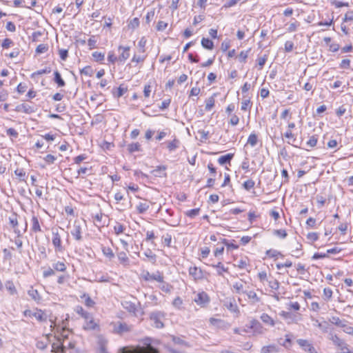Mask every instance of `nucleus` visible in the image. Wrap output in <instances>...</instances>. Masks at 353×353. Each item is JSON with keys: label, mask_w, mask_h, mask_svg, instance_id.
<instances>
[{"label": "nucleus", "mask_w": 353, "mask_h": 353, "mask_svg": "<svg viewBox=\"0 0 353 353\" xmlns=\"http://www.w3.org/2000/svg\"><path fill=\"white\" fill-rule=\"evenodd\" d=\"M143 346L124 347L120 349L119 353H159V350L154 347L150 343V339H145ZM101 353H108L105 345H101L100 347Z\"/></svg>", "instance_id": "f257e3e1"}, {"label": "nucleus", "mask_w": 353, "mask_h": 353, "mask_svg": "<svg viewBox=\"0 0 353 353\" xmlns=\"http://www.w3.org/2000/svg\"><path fill=\"white\" fill-rule=\"evenodd\" d=\"M165 319V314L161 311H154L150 314V319L152 322V325L157 329L164 327L163 321Z\"/></svg>", "instance_id": "f03ea898"}, {"label": "nucleus", "mask_w": 353, "mask_h": 353, "mask_svg": "<svg viewBox=\"0 0 353 353\" xmlns=\"http://www.w3.org/2000/svg\"><path fill=\"white\" fill-rule=\"evenodd\" d=\"M329 339L341 350V353H352L349 350L348 345L336 334L330 333Z\"/></svg>", "instance_id": "7ed1b4c3"}, {"label": "nucleus", "mask_w": 353, "mask_h": 353, "mask_svg": "<svg viewBox=\"0 0 353 353\" xmlns=\"http://www.w3.org/2000/svg\"><path fill=\"white\" fill-rule=\"evenodd\" d=\"M194 301L201 307H205L209 304L210 299L206 292L202 291L195 294Z\"/></svg>", "instance_id": "20e7f679"}, {"label": "nucleus", "mask_w": 353, "mask_h": 353, "mask_svg": "<svg viewBox=\"0 0 353 353\" xmlns=\"http://www.w3.org/2000/svg\"><path fill=\"white\" fill-rule=\"evenodd\" d=\"M52 243L56 252H62L64 251L65 248L62 245L61 238L57 230L52 231Z\"/></svg>", "instance_id": "39448f33"}, {"label": "nucleus", "mask_w": 353, "mask_h": 353, "mask_svg": "<svg viewBox=\"0 0 353 353\" xmlns=\"http://www.w3.org/2000/svg\"><path fill=\"white\" fill-rule=\"evenodd\" d=\"M23 314L26 316L34 317L37 321L40 322L46 321L47 320V316L44 314V313L41 310H37L36 312H32L30 310H26L23 312Z\"/></svg>", "instance_id": "423d86ee"}, {"label": "nucleus", "mask_w": 353, "mask_h": 353, "mask_svg": "<svg viewBox=\"0 0 353 353\" xmlns=\"http://www.w3.org/2000/svg\"><path fill=\"white\" fill-rule=\"evenodd\" d=\"M82 228L79 222L74 221L73 228L71 230V234L74 236L75 240L80 241L82 240Z\"/></svg>", "instance_id": "0eeeda50"}, {"label": "nucleus", "mask_w": 353, "mask_h": 353, "mask_svg": "<svg viewBox=\"0 0 353 353\" xmlns=\"http://www.w3.org/2000/svg\"><path fill=\"white\" fill-rule=\"evenodd\" d=\"M188 272H189V274L191 276H192V278L195 281L201 280V279H203V271L200 268H199L196 266L190 267L188 270Z\"/></svg>", "instance_id": "6e6552de"}, {"label": "nucleus", "mask_w": 353, "mask_h": 353, "mask_svg": "<svg viewBox=\"0 0 353 353\" xmlns=\"http://www.w3.org/2000/svg\"><path fill=\"white\" fill-rule=\"evenodd\" d=\"M209 321L211 325L216 327L217 328L226 330L230 327L229 323L222 319L212 317L210 319Z\"/></svg>", "instance_id": "1a4fd4ad"}, {"label": "nucleus", "mask_w": 353, "mask_h": 353, "mask_svg": "<svg viewBox=\"0 0 353 353\" xmlns=\"http://www.w3.org/2000/svg\"><path fill=\"white\" fill-rule=\"evenodd\" d=\"M163 275L161 272H157L156 273L150 274L149 272H146L143 274V278L145 281H162Z\"/></svg>", "instance_id": "9d476101"}, {"label": "nucleus", "mask_w": 353, "mask_h": 353, "mask_svg": "<svg viewBox=\"0 0 353 353\" xmlns=\"http://www.w3.org/2000/svg\"><path fill=\"white\" fill-rule=\"evenodd\" d=\"M296 343L305 352L313 353L314 351V347L307 340L298 339Z\"/></svg>", "instance_id": "9b49d317"}, {"label": "nucleus", "mask_w": 353, "mask_h": 353, "mask_svg": "<svg viewBox=\"0 0 353 353\" xmlns=\"http://www.w3.org/2000/svg\"><path fill=\"white\" fill-rule=\"evenodd\" d=\"M119 50L121 51V54L118 57V61L120 62L125 61L130 57V49L129 46H119Z\"/></svg>", "instance_id": "f8f14e48"}, {"label": "nucleus", "mask_w": 353, "mask_h": 353, "mask_svg": "<svg viewBox=\"0 0 353 353\" xmlns=\"http://www.w3.org/2000/svg\"><path fill=\"white\" fill-rule=\"evenodd\" d=\"M15 111L19 112H23L26 114H31L34 112V108L27 103H21L16 106Z\"/></svg>", "instance_id": "ddd939ff"}, {"label": "nucleus", "mask_w": 353, "mask_h": 353, "mask_svg": "<svg viewBox=\"0 0 353 353\" xmlns=\"http://www.w3.org/2000/svg\"><path fill=\"white\" fill-rule=\"evenodd\" d=\"M224 305L232 312H239L238 306L234 298H228L225 301Z\"/></svg>", "instance_id": "4468645a"}, {"label": "nucleus", "mask_w": 353, "mask_h": 353, "mask_svg": "<svg viewBox=\"0 0 353 353\" xmlns=\"http://www.w3.org/2000/svg\"><path fill=\"white\" fill-rule=\"evenodd\" d=\"M166 165H159L155 169L152 170L150 173L156 177H166Z\"/></svg>", "instance_id": "2eb2a0df"}, {"label": "nucleus", "mask_w": 353, "mask_h": 353, "mask_svg": "<svg viewBox=\"0 0 353 353\" xmlns=\"http://www.w3.org/2000/svg\"><path fill=\"white\" fill-rule=\"evenodd\" d=\"M170 152H172L180 146V141L176 137L172 141H168L164 143Z\"/></svg>", "instance_id": "dca6fc26"}, {"label": "nucleus", "mask_w": 353, "mask_h": 353, "mask_svg": "<svg viewBox=\"0 0 353 353\" xmlns=\"http://www.w3.org/2000/svg\"><path fill=\"white\" fill-rule=\"evenodd\" d=\"M122 305L123 308L125 309L129 312L136 314L137 307L135 303H133L130 301H124L123 302H122Z\"/></svg>", "instance_id": "f3484780"}, {"label": "nucleus", "mask_w": 353, "mask_h": 353, "mask_svg": "<svg viewBox=\"0 0 353 353\" xmlns=\"http://www.w3.org/2000/svg\"><path fill=\"white\" fill-rule=\"evenodd\" d=\"M31 231L34 233L42 232L41 228L39 221V219L35 215H33L31 219Z\"/></svg>", "instance_id": "a211bd4d"}, {"label": "nucleus", "mask_w": 353, "mask_h": 353, "mask_svg": "<svg viewBox=\"0 0 353 353\" xmlns=\"http://www.w3.org/2000/svg\"><path fill=\"white\" fill-rule=\"evenodd\" d=\"M260 319L266 325L274 327L276 324V321L266 313H263L261 315Z\"/></svg>", "instance_id": "6ab92c4d"}, {"label": "nucleus", "mask_w": 353, "mask_h": 353, "mask_svg": "<svg viewBox=\"0 0 353 353\" xmlns=\"http://www.w3.org/2000/svg\"><path fill=\"white\" fill-rule=\"evenodd\" d=\"M245 283V281L243 280H241L239 281H236L232 285V290L236 294H245V290H244V284Z\"/></svg>", "instance_id": "aec40b11"}, {"label": "nucleus", "mask_w": 353, "mask_h": 353, "mask_svg": "<svg viewBox=\"0 0 353 353\" xmlns=\"http://www.w3.org/2000/svg\"><path fill=\"white\" fill-rule=\"evenodd\" d=\"M285 339L283 341L282 339H279V343L285 347V348H290L291 347L292 345V338H293V334H285Z\"/></svg>", "instance_id": "412c9836"}, {"label": "nucleus", "mask_w": 353, "mask_h": 353, "mask_svg": "<svg viewBox=\"0 0 353 353\" xmlns=\"http://www.w3.org/2000/svg\"><path fill=\"white\" fill-rule=\"evenodd\" d=\"M9 223L14 228V232L19 234L20 235V231L17 229L18 225V220H17V214L16 213H12L11 216H9Z\"/></svg>", "instance_id": "4be33fe9"}, {"label": "nucleus", "mask_w": 353, "mask_h": 353, "mask_svg": "<svg viewBox=\"0 0 353 353\" xmlns=\"http://www.w3.org/2000/svg\"><path fill=\"white\" fill-rule=\"evenodd\" d=\"M28 294L32 300L37 303H39L41 300V296H40L38 290L34 289L32 287H30V288L28 290Z\"/></svg>", "instance_id": "5701e85b"}, {"label": "nucleus", "mask_w": 353, "mask_h": 353, "mask_svg": "<svg viewBox=\"0 0 353 353\" xmlns=\"http://www.w3.org/2000/svg\"><path fill=\"white\" fill-rule=\"evenodd\" d=\"M61 339L59 336L58 341L60 342V344L53 343L52 345V352L54 353H64L65 349H66V346L65 344L61 342Z\"/></svg>", "instance_id": "b1692460"}, {"label": "nucleus", "mask_w": 353, "mask_h": 353, "mask_svg": "<svg viewBox=\"0 0 353 353\" xmlns=\"http://www.w3.org/2000/svg\"><path fill=\"white\" fill-rule=\"evenodd\" d=\"M250 328L253 330L254 332L257 333H262V325L261 323L256 319H252L250 322Z\"/></svg>", "instance_id": "393cba45"}, {"label": "nucleus", "mask_w": 353, "mask_h": 353, "mask_svg": "<svg viewBox=\"0 0 353 353\" xmlns=\"http://www.w3.org/2000/svg\"><path fill=\"white\" fill-rule=\"evenodd\" d=\"M245 294L248 298L250 300L251 304H256L260 301V298L258 296L256 293L252 290L245 291Z\"/></svg>", "instance_id": "a878e982"}, {"label": "nucleus", "mask_w": 353, "mask_h": 353, "mask_svg": "<svg viewBox=\"0 0 353 353\" xmlns=\"http://www.w3.org/2000/svg\"><path fill=\"white\" fill-rule=\"evenodd\" d=\"M114 330L115 332L122 334L123 332H128L130 330V327L125 323H119V325H114Z\"/></svg>", "instance_id": "bb28decb"}, {"label": "nucleus", "mask_w": 353, "mask_h": 353, "mask_svg": "<svg viewBox=\"0 0 353 353\" xmlns=\"http://www.w3.org/2000/svg\"><path fill=\"white\" fill-rule=\"evenodd\" d=\"M279 348L275 345L263 346L261 348V353H274L278 352Z\"/></svg>", "instance_id": "cd10ccee"}, {"label": "nucleus", "mask_w": 353, "mask_h": 353, "mask_svg": "<svg viewBox=\"0 0 353 353\" xmlns=\"http://www.w3.org/2000/svg\"><path fill=\"white\" fill-rule=\"evenodd\" d=\"M160 283V285L159 288L164 292L165 293H170L171 291L173 289V287L172 285L169 284L168 283H166L163 281V278L162 279V281H159Z\"/></svg>", "instance_id": "c85d7f7f"}, {"label": "nucleus", "mask_w": 353, "mask_h": 353, "mask_svg": "<svg viewBox=\"0 0 353 353\" xmlns=\"http://www.w3.org/2000/svg\"><path fill=\"white\" fill-rule=\"evenodd\" d=\"M117 257L119 262L123 265L126 266L129 265V259L125 252H120L117 254Z\"/></svg>", "instance_id": "c756f323"}, {"label": "nucleus", "mask_w": 353, "mask_h": 353, "mask_svg": "<svg viewBox=\"0 0 353 353\" xmlns=\"http://www.w3.org/2000/svg\"><path fill=\"white\" fill-rule=\"evenodd\" d=\"M5 286L10 294L14 295L17 294V290L12 281H7L5 283Z\"/></svg>", "instance_id": "7c9ffc66"}, {"label": "nucleus", "mask_w": 353, "mask_h": 353, "mask_svg": "<svg viewBox=\"0 0 353 353\" xmlns=\"http://www.w3.org/2000/svg\"><path fill=\"white\" fill-rule=\"evenodd\" d=\"M212 267L217 270V274L219 276H223V272H227L228 271V268H225L221 262H219L217 264H213Z\"/></svg>", "instance_id": "2f4dec72"}, {"label": "nucleus", "mask_w": 353, "mask_h": 353, "mask_svg": "<svg viewBox=\"0 0 353 353\" xmlns=\"http://www.w3.org/2000/svg\"><path fill=\"white\" fill-rule=\"evenodd\" d=\"M233 157V154H227L219 158L218 162L220 165H223L226 163H230Z\"/></svg>", "instance_id": "473e14b6"}, {"label": "nucleus", "mask_w": 353, "mask_h": 353, "mask_svg": "<svg viewBox=\"0 0 353 353\" xmlns=\"http://www.w3.org/2000/svg\"><path fill=\"white\" fill-rule=\"evenodd\" d=\"M201 46L205 49L212 50L214 48V43L212 41L208 38H203L201 39Z\"/></svg>", "instance_id": "72a5a7b5"}, {"label": "nucleus", "mask_w": 353, "mask_h": 353, "mask_svg": "<svg viewBox=\"0 0 353 353\" xmlns=\"http://www.w3.org/2000/svg\"><path fill=\"white\" fill-rule=\"evenodd\" d=\"M125 92H127V88H123L121 85L117 88H113L112 91V94L115 98H119L122 97Z\"/></svg>", "instance_id": "f704fd0d"}, {"label": "nucleus", "mask_w": 353, "mask_h": 353, "mask_svg": "<svg viewBox=\"0 0 353 353\" xmlns=\"http://www.w3.org/2000/svg\"><path fill=\"white\" fill-rule=\"evenodd\" d=\"M216 96V94H214L212 97L208 98L206 100H205V110L206 111H210L212 110V108L214 107V103H215V99H214V97Z\"/></svg>", "instance_id": "c9c22d12"}, {"label": "nucleus", "mask_w": 353, "mask_h": 353, "mask_svg": "<svg viewBox=\"0 0 353 353\" xmlns=\"http://www.w3.org/2000/svg\"><path fill=\"white\" fill-rule=\"evenodd\" d=\"M284 137L288 139V143L293 145V143H294L296 141V135L292 132V130H287L284 133Z\"/></svg>", "instance_id": "e433bc0d"}, {"label": "nucleus", "mask_w": 353, "mask_h": 353, "mask_svg": "<svg viewBox=\"0 0 353 353\" xmlns=\"http://www.w3.org/2000/svg\"><path fill=\"white\" fill-rule=\"evenodd\" d=\"M54 81L56 83H57L59 87H63L65 85L64 80L61 78V74L59 71H55L54 72Z\"/></svg>", "instance_id": "4c0bfd02"}, {"label": "nucleus", "mask_w": 353, "mask_h": 353, "mask_svg": "<svg viewBox=\"0 0 353 353\" xmlns=\"http://www.w3.org/2000/svg\"><path fill=\"white\" fill-rule=\"evenodd\" d=\"M54 270L58 272H65L66 270V265L63 261H57L52 264Z\"/></svg>", "instance_id": "58836bf2"}, {"label": "nucleus", "mask_w": 353, "mask_h": 353, "mask_svg": "<svg viewBox=\"0 0 353 353\" xmlns=\"http://www.w3.org/2000/svg\"><path fill=\"white\" fill-rule=\"evenodd\" d=\"M92 57L93 59L97 62H102L105 59V53L95 51L92 52Z\"/></svg>", "instance_id": "ea45409f"}, {"label": "nucleus", "mask_w": 353, "mask_h": 353, "mask_svg": "<svg viewBox=\"0 0 353 353\" xmlns=\"http://www.w3.org/2000/svg\"><path fill=\"white\" fill-rule=\"evenodd\" d=\"M258 143V137L255 133H251L248 137L247 144L250 145L252 147H254Z\"/></svg>", "instance_id": "a19ab883"}, {"label": "nucleus", "mask_w": 353, "mask_h": 353, "mask_svg": "<svg viewBox=\"0 0 353 353\" xmlns=\"http://www.w3.org/2000/svg\"><path fill=\"white\" fill-rule=\"evenodd\" d=\"M149 207L148 203H139L136 208L139 214H143L149 209Z\"/></svg>", "instance_id": "79ce46f5"}, {"label": "nucleus", "mask_w": 353, "mask_h": 353, "mask_svg": "<svg viewBox=\"0 0 353 353\" xmlns=\"http://www.w3.org/2000/svg\"><path fill=\"white\" fill-rule=\"evenodd\" d=\"M128 150L130 153L141 151V145L137 143H132L128 145Z\"/></svg>", "instance_id": "37998d69"}, {"label": "nucleus", "mask_w": 353, "mask_h": 353, "mask_svg": "<svg viewBox=\"0 0 353 353\" xmlns=\"http://www.w3.org/2000/svg\"><path fill=\"white\" fill-rule=\"evenodd\" d=\"M279 315L281 316L284 319L288 321V323H290L294 321V315L291 312L282 311L279 313Z\"/></svg>", "instance_id": "c03bdc74"}, {"label": "nucleus", "mask_w": 353, "mask_h": 353, "mask_svg": "<svg viewBox=\"0 0 353 353\" xmlns=\"http://www.w3.org/2000/svg\"><path fill=\"white\" fill-rule=\"evenodd\" d=\"M14 174L17 176L20 181H26V172L23 169H17L14 171Z\"/></svg>", "instance_id": "a18cd8bd"}, {"label": "nucleus", "mask_w": 353, "mask_h": 353, "mask_svg": "<svg viewBox=\"0 0 353 353\" xmlns=\"http://www.w3.org/2000/svg\"><path fill=\"white\" fill-rule=\"evenodd\" d=\"M102 252L103 254L110 259L114 257V254L113 253L112 249L109 247H103L102 248Z\"/></svg>", "instance_id": "49530a36"}, {"label": "nucleus", "mask_w": 353, "mask_h": 353, "mask_svg": "<svg viewBox=\"0 0 353 353\" xmlns=\"http://www.w3.org/2000/svg\"><path fill=\"white\" fill-rule=\"evenodd\" d=\"M81 74L91 77L93 74V70L90 65H87L80 70Z\"/></svg>", "instance_id": "de8ad7c7"}, {"label": "nucleus", "mask_w": 353, "mask_h": 353, "mask_svg": "<svg viewBox=\"0 0 353 353\" xmlns=\"http://www.w3.org/2000/svg\"><path fill=\"white\" fill-rule=\"evenodd\" d=\"M125 230V227L119 223H117V224L114 226V231L116 234H120L123 233Z\"/></svg>", "instance_id": "09e8293b"}, {"label": "nucleus", "mask_w": 353, "mask_h": 353, "mask_svg": "<svg viewBox=\"0 0 353 353\" xmlns=\"http://www.w3.org/2000/svg\"><path fill=\"white\" fill-rule=\"evenodd\" d=\"M48 50V44L41 43L39 44L36 48L37 54H42L47 52Z\"/></svg>", "instance_id": "8fccbe9b"}, {"label": "nucleus", "mask_w": 353, "mask_h": 353, "mask_svg": "<svg viewBox=\"0 0 353 353\" xmlns=\"http://www.w3.org/2000/svg\"><path fill=\"white\" fill-rule=\"evenodd\" d=\"M318 138L316 135H312L310 137L309 140L307 141L306 144L307 146L310 148H313L316 146L317 143Z\"/></svg>", "instance_id": "3c124183"}, {"label": "nucleus", "mask_w": 353, "mask_h": 353, "mask_svg": "<svg viewBox=\"0 0 353 353\" xmlns=\"http://www.w3.org/2000/svg\"><path fill=\"white\" fill-rule=\"evenodd\" d=\"M250 51V49L246 51H241L239 55L238 56L239 60L240 62L245 63L246 59L248 57V53Z\"/></svg>", "instance_id": "603ef678"}, {"label": "nucleus", "mask_w": 353, "mask_h": 353, "mask_svg": "<svg viewBox=\"0 0 353 353\" xmlns=\"http://www.w3.org/2000/svg\"><path fill=\"white\" fill-rule=\"evenodd\" d=\"M82 299H85V304L88 307H92L94 305V301L89 296L88 294H84Z\"/></svg>", "instance_id": "864d4df0"}, {"label": "nucleus", "mask_w": 353, "mask_h": 353, "mask_svg": "<svg viewBox=\"0 0 353 353\" xmlns=\"http://www.w3.org/2000/svg\"><path fill=\"white\" fill-rule=\"evenodd\" d=\"M254 181L252 179H249L243 183V186L246 190H250L254 188Z\"/></svg>", "instance_id": "5fc2aeb1"}, {"label": "nucleus", "mask_w": 353, "mask_h": 353, "mask_svg": "<svg viewBox=\"0 0 353 353\" xmlns=\"http://www.w3.org/2000/svg\"><path fill=\"white\" fill-rule=\"evenodd\" d=\"M139 26V19L137 17L132 19L129 24L128 27L132 29H135Z\"/></svg>", "instance_id": "6e6d98bb"}, {"label": "nucleus", "mask_w": 353, "mask_h": 353, "mask_svg": "<svg viewBox=\"0 0 353 353\" xmlns=\"http://www.w3.org/2000/svg\"><path fill=\"white\" fill-rule=\"evenodd\" d=\"M69 334L70 332L68 330L64 328L61 330V332L60 333V337H61L63 339V341L61 342L62 343L65 344V340L68 339Z\"/></svg>", "instance_id": "4d7b16f0"}, {"label": "nucleus", "mask_w": 353, "mask_h": 353, "mask_svg": "<svg viewBox=\"0 0 353 353\" xmlns=\"http://www.w3.org/2000/svg\"><path fill=\"white\" fill-rule=\"evenodd\" d=\"M341 327L343 328V332L346 334L353 335V327L344 323Z\"/></svg>", "instance_id": "13d9d810"}, {"label": "nucleus", "mask_w": 353, "mask_h": 353, "mask_svg": "<svg viewBox=\"0 0 353 353\" xmlns=\"http://www.w3.org/2000/svg\"><path fill=\"white\" fill-rule=\"evenodd\" d=\"M6 134L9 137L17 138L19 136V133L14 128H8L6 130Z\"/></svg>", "instance_id": "bf43d9fd"}, {"label": "nucleus", "mask_w": 353, "mask_h": 353, "mask_svg": "<svg viewBox=\"0 0 353 353\" xmlns=\"http://www.w3.org/2000/svg\"><path fill=\"white\" fill-rule=\"evenodd\" d=\"M199 208L192 209L186 212V215L190 218H194L199 213Z\"/></svg>", "instance_id": "052dcab7"}, {"label": "nucleus", "mask_w": 353, "mask_h": 353, "mask_svg": "<svg viewBox=\"0 0 353 353\" xmlns=\"http://www.w3.org/2000/svg\"><path fill=\"white\" fill-rule=\"evenodd\" d=\"M182 304L183 300L179 296L176 297L172 302L173 306L177 309H180Z\"/></svg>", "instance_id": "680f3d73"}, {"label": "nucleus", "mask_w": 353, "mask_h": 353, "mask_svg": "<svg viewBox=\"0 0 353 353\" xmlns=\"http://www.w3.org/2000/svg\"><path fill=\"white\" fill-rule=\"evenodd\" d=\"M88 45L90 49H94L97 47V39L94 36H92L88 41Z\"/></svg>", "instance_id": "e2e57ef3"}, {"label": "nucleus", "mask_w": 353, "mask_h": 353, "mask_svg": "<svg viewBox=\"0 0 353 353\" xmlns=\"http://www.w3.org/2000/svg\"><path fill=\"white\" fill-rule=\"evenodd\" d=\"M143 254L150 260L154 262L156 261V255L150 250H147Z\"/></svg>", "instance_id": "0e129e2a"}, {"label": "nucleus", "mask_w": 353, "mask_h": 353, "mask_svg": "<svg viewBox=\"0 0 353 353\" xmlns=\"http://www.w3.org/2000/svg\"><path fill=\"white\" fill-rule=\"evenodd\" d=\"M251 101L250 99H245L241 102V110L246 111L248 108L251 107Z\"/></svg>", "instance_id": "69168bd1"}, {"label": "nucleus", "mask_w": 353, "mask_h": 353, "mask_svg": "<svg viewBox=\"0 0 353 353\" xmlns=\"http://www.w3.org/2000/svg\"><path fill=\"white\" fill-rule=\"evenodd\" d=\"M274 234L281 239H285L288 235L286 231L285 230L281 229L275 230L274 231Z\"/></svg>", "instance_id": "338daca9"}, {"label": "nucleus", "mask_w": 353, "mask_h": 353, "mask_svg": "<svg viewBox=\"0 0 353 353\" xmlns=\"http://www.w3.org/2000/svg\"><path fill=\"white\" fill-rule=\"evenodd\" d=\"M12 45H13V41L10 39H5L1 44V46L4 49L9 48Z\"/></svg>", "instance_id": "774afa93"}]
</instances>
